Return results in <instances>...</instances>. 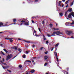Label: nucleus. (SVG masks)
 <instances>
[{
  "label": "nucleus",
  "mask_w": 74,
  "mask_h": 74,
  "mask_svg": "<svg viewBox=\"0 0 74 74\" xmlns=\"http://www.w3.org/2000/svg\"><path fill=\"white\" fill-rule=\"evenodd\" d=\"M34 33H36V31L35 30H34Z\"/></svg>",
  "instance_id": "62"
},
{
  "label": "nucleus",
  "mask_w": 74,
  "mask_h": 74,
  "mask_svg": "<svg viewBox=\"0 0 74 74\" xmlns=\"http://www.w3.org/2000/svg\"><path fill=\"white\" fill-rule=\"evenodd\" d=\"M24 25H26V26H27V25H29V23H25Z\"/></svg>",
  "instance_id": "20"
},
{
  "label": "nucleus",
  "mask_w": 74,
  "mask_h": 74,
  "mask_svg": "<svg viewBox=\"0 0 74 74\" xmlns=\"http://www.w3.org/2000/svg\"><path fill=\"white\" fill-rule=\"evenodd\" d=\"M3 46V44H1L0 45V47H2Z\"/></svg>",
  "instance_id": "60"
},
{
  "label": "nucleus",
  "mask_w": 74,
  "mask_h": 74,
  "mask_svg": "<svg viewBox=\"0 0 74 74\" xmlns=\"http://www.w3.org/2000/svg\"><path fill=\"white\" fill-rule=\"evenodd\" d=\"M62 2V1H60L58 2V5L59 6H60V7H61V3Z\"/></svg>",
  "instance_id": "10"
},
{
  "label": "nucleus",
  "mask_w": 74,
  "mask_h": 74,
  "mask_svg": "<svg viewBox=\"0 0 74 74\" xmlns=\"http://www.w3.org/2000/svg\"><path fill=\"white\" fill-rule=\"evenodd\" d=\"M38 30H39V32H41V29H40V28H38Z\"/></svg>",
  "instance_id": "50"
},
{
  "label": "nucleus",
  "mask_w": 74,
  "mask_h": 74,
  "mask_svg": "<svg viewBox=\"0 0 74 74\" xmlns=\"http://www.w3.org/2000/svg\"><path fill=\"white\" fill-rule=\"evenodd\" d=\"M46 44H48V43H49V42L48 41H46Z\"/></svg>",
  "instance_id": "42"
},
{
  "label": "nucleus",
  "mask_w": 74,
  "mask_h": 74,
  "mask_svg": "<svg viewBox=\"0 0 74 74\" xmlns=\"http://www.w3.org/2000/svg\"><path fill=\"white\" fill-rule=\"evenodd\" d=\"M10 25H7V24H5V25H3V23L1 22H0V27H3L4 26H10Z\"/></svg>",
  "instance_id": "2"
},
{
  "label": "nucleus",
  "mask_w": 74,
  "mask_h": 74,
  "mask_svg": "<svg viewBox=\"0 0 74 74\" xmlns=\"http://www.w3.org/2000/svg\"><path fill=\"white\" fill-rule=\"evenodd\" d=\"M66 34H67V35H68V36H73L74 35V34L73 33V32L71 31L66 30Z\"/></svg>",
  "instance_id": "1"
},
{
  "label": "nucleus",
  "mask_w": 74,
  "mask_h": 74,
  "mask_svg": "<svg viewBox=\"0 0 74 74\" xmlns=\"http://www.w3.org/2000/svg\"><path fill=\"white\" fill-rule=\"evenodd\" d=\"M36 18V17H32V18L34 19V18Z\"/></svg>",
  "instance_id": "64"
},
{
  "label": "nucleus",
  "mask_w": 74,
  "mask_h": 74,
  "mask_svg": "<svg viewBox=\"0 0 74 74\" xmlns=\"http://www.w3.org/2000/svg\"><path fill=\"white\" fill-rule=\"evenodd\" d=\"M3 50L4 51L6 52V53H8V51H7V50H6L5 49H3Z\"/></svg>",
  "instance_id": "26"
},
{
  "label": "nucleus",
  "mask_w": 74,
  "mask_h": 74,
  "mask_svg": "<svg viewBox=\"0 0 74 74\" xmlns=\"http://www.w3.org/2000/svg\"><path fill=\"white\" fill-rule=\"evenodd\" d=\"M43 48V47H41L40 48V49H41V50H42V49Z\"/></svg>",
  "instance_id": "61"
},
{
  "label": "nucleus",
  "mask_w": 74,
  "mask_h": 74,
  "mask_svg": "<svg viewBox=\"0 0 74 74\" xmlns=\"http://www.w3.org/2000/svg\"><path fill=\"white\" fill-rule=\"evenodd\" d=\"M32 23H34V21H33V20H32Z\"/></svg>",
  "instance_id": "59"
},
{
  "label": "nucleus",
  "mask_w": 74,
  "mask_h": 74,
  "mask_svg": "<svg viewBox=\"0 0 74 74\" xmlns=\"http://www.w3.org/2000/svg\"><path fill=\"white\" fill-rule=\"evenodd\" d=\"M23 70V66L22 65H19V70Z\"/></svg>",
  "instance_id": "4"
},
{
  "label": "nucleus",
  "mask_w": 74,
  "mask_h": 74,
  "mask_svg": "<svg viewBox=\"0 0 74 74\" xmlns=\"http://www.w3.org/2000/svg\"><path fill=\"white\" fill-rule=\"evenodd\" d=\"M8 66H5V69H8Z\"/></svg>",
  "instance_id": "46"
},
{
  "label": "nucleus",
  "mask_w": 74,
  "mask_h": 74,
  "mask_svg": "<svg viewBox=\"0 0 74 74\" xmlns=\"http://www.w3.org/2000/svg\"><path fill=\"white\" fill-rule=\"evenodd\" d=\"M17 56V55H16V56H15L14 58H12V59H14V58H15L16 57V56Z\"/></svg>",
  "instance_id": "57"
},
{
  "label": "nucleus",
  "mask_w": 74,
  "mask_h": 74,
  "mask_svg": "<svg viewBox=\"0 0 74 74\" xmlns=\"http://www.w3.org/2000/svg\"><path fill=\"white\" fill-rule=\"evenodd\" d=\"M0 62L2 64H3V63H4V62H3L2 61H1Z\"/></svg>",
  "instance_id": "45"
},
{
  "label": "nucleus",
  "mask_w": 74,
  "mask_h": 74,
  "mask_svg": "<svg viewBox=\"0 0 74 74\" xmlns=\"http://www.w3.org/2000/svg\"><path fill=\"white\" fill-rule=\"evenodd\" d=\"M27 1L29 3H31V4H32V3L33 2L32 1H31L30 0H27Z\"/></svg>",
  "instance_id": "11"
},
{
  "label": "nucleus",
  "mask_w": 74,
  "mask_h": 74,
  "mask_svg": "<svg viewBox=\"0 0 74 74\" xmlns=\"http://www.w3.org/2000/svg\"><path fill=\"white\" fill-rule=\"evenodd\" d=\"M49 26H50V27H51V28H52V26H53L52 24H50L49 25Z\"/></svg>",
  "instance_id": "23"
},
{
  "label": "nucleus",
  "mask_w": 74,
  "mask_h": 74,
  "mask_svg": "<svg viewBox=\"0 0 74 74\" xmlns=\"http://www.w3.org/2000/svg\"><path fill=\"white\" fill-rule=\"evenodd\" d=\"M56 59H57V62H59V58H58V57L56 56Z\"/></svg>",
  "instance_id": "16"
},
{
  "label": "nucleus",
  "mask_w": 74,
  "mask_h": 74,
  "mask_svg": "<svg viewBox=\"0 0 74 74\" xmlns=\"http://www.w3.org/2000/svg\"><path fill=\"white\" fill-rule=\"evenodd\" d=\"M43 36L44 38V40H46V38H45V36H44V35H43Z\"/></svg>",
  "instance_id": "22"
},
{
  "label": "nucleus",
  "mask_w": 74,
  "mask_h": 74,
  "mask_svg": "<svg viewBox=\"0 0 74 74\" xmlns=\"http://www.w3.org/2000/svg\"><path fill=\"white\" fill-rule=\"evenodd\" d=\"M70 25V23L69 22H67L65 23V25L66 26H69Z\"/></svg>",
  "instance_id": "7"
},
{
  "label": "nucleus",
  "mask_w": 74,
  "mask_h": 74,
  "mask_svg": "<svg viewBox=\"0 0 74 74\" xmlns=\"http://www.w3.org/2000/svg\"><path fill=\"white\" fill-rule=\"evenodd\" d=\"M48 64V63H45V64H44V66H47V65Z\"/></svg>",
  "instance_id": "34"
},
{
  "label": "nucleus",
  "mask_w": 74,
  "mask_h": 74,
  "mask_svg": "<svg viewBox=\"0 0 74 74\" xmlns=\"http://www.w3.org/2000/svg\"><path fill=\"white\" fill-rule=\"evenodd\" d=\"M45 53L46 54H47V53H48V51H46L45 52Z\"/></svg>",
  "instance_id": "40"
},
{
  "label": "nucleus",
  "mask_w": 74,
  "mask_h": 74,
  "mask_svg": "<svg viewBox=\"0 0 74 74\" xmlns=\"http://www.w3.org/2000/svg\"><path fill=\"white\" fill-rule=\"evenodd\" d=\"M59 1V0H57L56 1V4H58V1Z\"/></svg>",
  "instance_id": "36"
},
{
  "label": "nucleus",
  "mask_w": 74,
  "mask_h": 74,
  "mask_svg": "<svg viewBox=\"0 0 74 74\" xmlns=\"http://www.w3.org/2000/svg\"><path fill=\"white\" fill-rule=\"evenodd\" d=\"M57 34L56 32H54L52 33V34H51V36H56L55 34Z\"/></svg>",
  "instance_id": "5"
},
{
  "label": "nucleus",
  "mask_w": 74,
  "mask_h": 74,
  "mask_svg": "<svg viewBox=\"0 0 74 74\" xmlns=\"http://www.w3.org/2000/svg\"><path fill=\"white\" fill-rule=\"evenodd\" d=\"M47 36H48V37H51V36H51V35L49 34H47Z\"/></svg>",
  "instance_id": "27"
},
{
  "label": "nucleus",
  "mask_w": 74,
  "mask_h": 74,
  "mask_svg": "<svg viewBox=\"0 0 74 74\" xmlns=\"http://www.w3.org/2000/svg\"><path fill=\"white\" fill-rule=\"evenodd\" d=\"M71 15H72V12L69 14L68 18H71Z\"/></svg>",
  "instance_id": "6"
},
{
  "label": "nucleus",
  "mask_w": 74,
  "mask_h": 74,
  "mask_svg": "<svg viewBox=\"0 0 74 74\" xmlns=\"http://www.w3.org/2000/svg\"><path fill=\"white\" fill-rule=\"evenodd\" d=\"M48 56H45L44 57L45 60H47L48 59Z\"/></svg>",
  "instance_id": "15"
},
{
  "label": "nucleus",
  "mask_w": 74,
  "mask_h": 74,
  "mask_svg": "<svg viewBox=\"0 0 74 74\" xmlns=\"http://www.w3.org/2000/svg\"><path fill=\"white\" fill-rule=\"evenodd\" d=\"M67 15V12H66L65 13V17H66V16H67V15Z\"/></svg>",
  "instance_id": "31"
},
{
  "label": "nucleus",
  "mask_w": 74,
  "mask_h": 74,
  "mask_svg": "<svg viewBox=\"0 0 74 74\" xmlns=\"http://www.w3.org/2000/svg\"><path fill=\"white\" fill-rule=\"evenodd\" d=\"M12 57V54H10V55H8V56H7L6 58V60H8L9 59H10Z\"/></svg>",
  "instance_id": "3"
},
{
  "label": "nucleus",
  "mask_w": 74,
  "mask_h": 74,
  "mask_svg": "<svg viewBox=\"0 0 74 74\" xmlns=\"http://www.w3.org/2000/svg\"><path fill=\"white\" fill-rule=\"evenodd\" d=\"M25 62H30V63H31V61L29 60H26Z\"/></svg>",
  "instance_id": "41"
},
{
  "label": "nucleus",
  "mask_w": 74,
  "mask_h": 74,
  "mask_svg": "<svg viewBox=\"0 0 74 74\" xmlns=\"http://www.w3.org/2000/svg\"><path fill=\"white\" fill-rule=\"evenodd\" d=\"M66 1V0H62V1H63V2H65Z\"/></svg>",
  "instance_id": "49"
},
{
  "label": "nucleus",
  "mask_w": 74,
  "mask_h": 74,
  "mask_svg": "<svg viewBox=\"0 0 74 74\" xmlns=\"http://www.w3.org/2000/svg\"><path fill=\"white\" fill-rule=\"evenodd\" d=\"M6 40H10V38H5Z\"/></svg>",
  "instance_id": "53"
},
{
  "label": "nucleus",
  "mask_w": 74,
  "mask_h": 74,
  "mask_svg": "<svg viewBox=\"0 0 74 74\" xmlns=\"http://www.w3.org/2000/svg\"><path fill=\"white\" fill-rule=\"evenodd\" d=\"M74 21L72 23H70V25H74Z\"/></svg>",
  "instance_id": "33"
},
{
  "label": "nucleus",
  "mask_w": 74,
  "mask_h": 74,
  "mask_svg": "<svg viewBox=\"0 0 74 74\" xmlns=\"http://www.w3.org/2000/svg\"><path fill=\"white\" fill-rule=\"evenodd\" d=\"M21 22H26V21H24L23 20H22V21H21Z\"/></svg>",
  "instance_id": "39"
},
{
  "label": "nucleus",
  "mask_w": 74,
  "mask_h": 74,
  "mask_svg": "<svg viewBox=\"0 0 74 74\" xmlns=\"http://www.w3.org/2000/svg\"><path fill=\"white\" fill-rule=\"evenodd\" d=\"M59 43H57L55 45V47H57L58 45H59Z\"/></svg>",
  "instance_id": "24"
},
{
  "label": "nucleus",
  "mask_w": 74,
  "mask_h": 74,
  "mask_svg": "<svg viewBox=\"0 0 74 74\" xmlns=\"http://www.w3.org/2000/svg\"><path fill=\"white\" fill-rule=\"evenodd\" d=\"M56 32V33L57 34H62L59 31H58L57 32Z\"/></svg>",
  "instance_id": "9"
},
{
  "label": "nucleus",
  "mask_w": 74,
  "mask_h": 74,
  "mask_svg": "<svg viewBox=\"0 0 74 74\" xmlns=\"http://www.w3.org/2000/svg\"><path fill=\"white\" fill-rule=\"evenodd\" d=\"M69 68H66V70H67V71H69Z\"/></svg>",
  "instance_id": "55"
},
{
  "label": "nucleus",
  "mask_w": 74,
  "mask_h": 74,
  "mask_svg": "<svg viewBox=\"0 0 74 74\" xmlns=\"http://www.w3.org/2000/svg\"><path fill=\"white\" fill-rule=\"evenodd\" d=\"M26 54H28V53H29V52L27 51H26Z\"/></svg>",
  "instance_id": "52"
},
{
  "label": "nucleus",
  "mask_w": 74,
  "mask_h": 74,
  "mask_svg": "<svg viewBox=\"0 0 74 74\" xmlns=\"http://www.w3.org/2000/svg\"><path fill=\"white\" fill-rule=\"evenodd\" d=\"M53 48H52V49L51 50V51H52L53 50Z\"/></svg>",
  "instance_id": "51"
},
{
  "label": "nucleus",
  "mask_w": 74,
  "mask_h": 74,
  "mask_svg": "<svg viewBox=\"0 0 74 74\" xmlns=\"http://www.w3.org/2000/svg\"><path fill=\"white\" fill-rule=\"evenodd\" d=\"M14 24H16V23H12L11 25H14Z\"/></svg>",
  "instance_id": "54"
},
{
  "label": "nucleus",
  "mask_w": 74,
  "mask_h": 74,
  "mask_svg": "<svg viewBox=\"0 0 74 74\" xmlns=\"http://www.w3.org/2000/svg\"><path fill=\"white\" fill-rule=\"evenodd\" d=\"M54 54H55L56 56H57V53L56 52H54Z\"/></svg>",
  "instance_id": "30"
},
{
  "label": "nucleus",
  "mask_w": 74,
  "mask_h": 74,
  "mask_svg": "<svg viewBox=\"0 0 74 74\" xmlns=\"http://www.w3.org/2000/svg\"><path fill=\"white\" fill-rule=\"evenodd\" d=\"M32 47H33V48H34V47H35V46L34 45H33L32 46Z\"/></svg>",
  "instance_id": "56"
},
{
  "label": "nucleus",
  "mask_w": 74,
  "mask_h": 74,
  "mask_svg": "<svg viewBox=\"0 0 74 74\" xmlns=\"http://www.w3.org/2000/svg\"><path fill=\"white\" fill-rule=\"evenodd\" d=\"M22 21V20H26V19H25V18H23L22 19H20V21H21L20 20Z\"/></svg>",
  "instance_id": "38"
},
{
  "label": "nucleus",
  "mask_w": 74,
  "mask_h": 74,
  "mask_svg": "<svg viewBox=\"0 0 74 74\" xmlns=\"http://www.w3.org/2000/svg\"><path fill=\"white\" fill-rule=\"evenodd\" d=\"M10 42H12V41H13V40H12V39L10 38Z\"/></svg>",
  "instance_id": "21"
},
{
  "label": "nucleus",
  "mask_w": 74,
  "mask_h": 74,
  "mask_svg": "<svg viewBox=\"0 0 74 74\" xmlns=\"http://www.w3.org/2000/svg\"><path fill=\"white\" fill-rule=\"evenodd\" d=\"M24 41H25V42H27V43H31V42L30 41H26L25 40H23Z\"/></svg>",
  "instance_id": "25"
},
{
  "label": "nucleus",
  "mask_w": 74,
  "mask_h": 74,
  "mask_svg": "<svg viewBox=\"0 0 74 74\" xmlns=\"http://www.w3.org/2000/svg\"><path fill=\"white\" fill-rule=\"evenodd\" d=\"M3 64L4 65H5V66H7V64H6V63L3 62Z\"/></svg>",
  "instance_id": "32"
},
{
  "label": "nucleus",
  "mask_w": 74,
  "mask_h": 74,
  "mask_svg": "<svg viewBox=\"0 0 74 74\" xmlns=\"http://www.w3.org/2000/svg\"><path fill=\"white\" fill-rule=\"evenodd\" d=\"M19 53H21V50L20 48L19 49Z\"/></svg>",
  "instance_id": "28"
},
{
  "label": "nucleus",
  "mask_w": 74,
  "mask_h": 74,
  "mask_svg": "<svg viewBox=\"0 0 74 74\" xmlns=\"http://www.w3.org/2000/svg\"><path fill=\"white\" fill-rule=\"evenodd\" d=\"M26 55H23V58H26Z\"/></svg>",
  "instance_id": "18"
},
{
  "label": "nucleus",
  "mask_w": 74,
  "mask_h": 74,
  "mask_svg": "<svg viewBox=\"0 0 74 74\" xmlns=\"http://www.w3.org/2000/svg\"><path fill=\"white\" fill-rule=\"evenodd\" d=\"M59 15L60 16H61V17L63 16V13H59Z\"/></svg>",
  "instance_id": "13"
},
{
  "label": "nucleus",
  "mask_w": 74,
  "mask_h": 74,
  "mask_svg": "<svg viewBox=\"0 0 74 74\" xmlns=\"http://www.w3.org/2000/svg\"><path fill=\"white\" fill-rule=\"evenodd\" d=\"M2 67L4 69H5V66H2Z\"/></svg>",
  "instance_id": "44"
},
{
  "label": "nucleus",
  "mask_w": 74,
  "mask_h": 74,
  "mask_svg": "<svg viewBox=\"0 0 74 74\" xmlns=\"http://www.w3.org/2000/svg\"><path fill=\"white\" fill-rule=\"evenodd\" d=\"M44 21H43V22H42V24H43V25H44Z\"/></svg>",
  "instance_id": "63"
},
{
  "label": "nucleus",
  "mask_w": 74,
  "mask_h": 74,
  "mask_svg": "<svg viewBox=\"0 0 74 74\" xmlns=\"http://www.w3.org/2000/svg\"><path fill=\"white\" fill-rule=\"evenodd\" d=\"M2 60L3 62H4V58H3Z\"/></svg>",
  "instance_id": "58"
},
{
  "label": "nucleus",
  "mask_w": 74,
  "mask_h": 74,
  "mask_svg": "<svg viewBox=\"0 0 74 74\" xmlns=\"http://www.w3.org/2000/svg\"><path fill=\"white\" fill-rule=\"evenodd\" d=\"M71 11H72V9L71 8V9H69L67 11V12H68L69 11V12H71Z\"/></svg>",
  "instance_id": "14"
},
{
  "label": "nucleus",
  "mask_w": 74,
  "mask_h": 74,
  "mask_svg": "<svg viewBox=\"0 0 74 74\" xmlns=\"http://www.w3.org/2000/svg\"><path fill=\"white\" fill-rule=\"evenodd\" d=\"M7 71H8L9 73H11V71L10 70H7Z\"/></svg>",
  "instance_id": "37"
},
{
  "label": "nucleus",
  "mask_w": 74,
  "mask_h": 74,
  "mask_svg": "<svg viewBox=\"0 0 74 74\" xmlns=\"http://www.w3.org/2000/svg\"><path fill=\"white\" fill-rule=\"evenodd\" d=\"M38 0H35V2H38Z\"/></svg>",
  "instance_id": "48"
},
{
  "label": "nucleus",
  "mask_w": 74,
  "mask_h": 74,
  "mask_svg": "<svg viewBox=\"0 0 74 74\" xmlns=\"http://www.w3.org/2000/svg\"><path fill=\"white\" fill-rule=\"evenodd\" d=\"M1 53L2 54V55H5V54H4V52H3V51H1Z\"/></svg>",
  "instance_id": "29"
},
{
  "label": "nucleus",
  "mask_w": 74,
  "mask_h": 74,
  "mask_svg": "<svg viewBox=\"0 0 74 74\" xmlns=\"http://www.w3.org/2000/svg\"><path fill=\"white\" fill-rule=\"evenodd\" d=\"M73 4H74V1H73V2H72V3H71V5H70V6H72V5H73Z\"/></svg>",
  "instance_id": "17"
},
{
  "label": "nucleus",
  "mask_w": 74,
  "mask_h": 74,
  "mask_svg": "<svg viewBox=\"0 0 74 74\" xmlns=\"http://www.w3.org/2000/svg\"><path fill=\"white\" fill-rule=\"evenodd\" d=\"M13 21L14 22H16V19L15 18H14L13 19Z\"/></svg>",
  "instance_id": "19"
},
{
  "label": "nucleus",
  "mask_w": 74,
  "mask_h": 74,
  "mask_svg": "<svg viewBox=\"0 0 74 74\" xmlns=\"http://www.w3.org/2000/svg\"><path fill=\"white\" fill-rule=\"evenodd\" d=\"M53 29L54 30H56V28H53Z\"/></svg>",
  "instance_id": "43"
},
{
  "label": "nucleus",
  "mask_w": 74,
  "mask_h": 74,
  "mask_svg": "<svg viewBox=\"0 0 74 74\" xmlns=\"http://www.w3.org/2000/svg\"><path fill=\"white\" fill-rule=\"evenodd\" d=\"M74 38V37L73 36H72L70 38Z\"/></svg>",
  "instance_id": "47"
},
{
  "label": "nucleus",
  "mask_w": 74,
  "mask_h": 74,
  "mask_svg": "<svg viewBox=\"0 0 74 74\" xmlns=\"http://www.w3.org/2000/svg\"><path fill=\"white\" fill-rule=\"evenodd\" d=\"M11 48H12V49H14L15 50H16L18 48V47L16 46H14L12 47Z\"/></svg>",
  "instance_id": "8"
},
{
  "label": "nucleus",
  "mask_w": 74,
  "mask_h": 74,
  "mask_svg": "<svg viewBox=\"0 0 74 74\" xmlns=\"http://www.w3.org/2000/svg\"><path fill=\"white\" fill-rule=\"evenodd\" d=\"M68 2H69V1H67L65 3V4H67L68 3Z\"/></svg>",
  "instance_id": "35"
},
{
  "label": "nucleus",
  "mask_w": 74,
  "mask_h": 74,
  "mask_svg": "<svg viewBox=\"0 0 74 74\" xmlns=\"http://www.w3.org/2000/svg\"><path fill=\"white\" fill-rule=\"evenodd\" d=\"M34 71H35V70L34 69H33L30 72L31 73H34Z\"/></svg>",
  "instance_id": "12"
}]
</instances>
